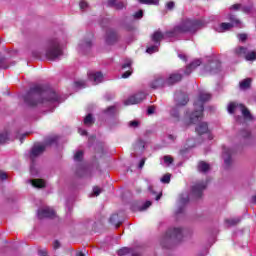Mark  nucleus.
Returning <instances> with one entry per match:
<instances>
[{
  "mask_svg": "<svg viewBox=\"0 0 256 256\" xmlns=\"http://www.w3.org/2000/svg\"><path fill=\"white\" fill-rule=\"evenodd\" d=\"M27 183H30V185H32V187H36V189H43L46 185L45 180L42 179H29L27 180Z\"/></svg>",
  "mask_w": 256,
  "mask_h": 256,
  "instance_id": "nucleus-26",
  "label": "nucleus"
},
{
  "mask_svg": "<svg viewBox=\"0 0 256 256\" xmlns=\"http://www.w3.org/2000/svg\"><path fill=\"white\" fill-rule=\"evenodd\" d=\"M145 161H146L145 158L141 159V161H140V163L138 165V169H143V167L145 166Z\"/></svg>",
  "mask_w": 256,
  "mask_h": 256,
  "instance_id": "nucleus-61",
  "label": "nucleus"
},
{
  "mask_svg": "<svg viewBox=\"0 0 256 256\" xmlns=\"http://www.w3.org/2000/svg\"><path fill=\"white\" fill-rule=\"evenodd\" d=\"M63 55V45L57 38H50L45 45V57L49 61H57Z\"/></svg>",
  "mask_w": 256,
  "mask_h": 256,
  "instance_id": "nucleus-5",
  "label": "nucleus"
},
{
  "mask_svg": "<svg viewBox=\"0 0 256 256\" xmlns=\"http://www.w3.org/2000/svg\"><path fill=\"white\" fill-rule=\"evenodd\" d=\"M151 205V201H146L142 206H138L137 208L133 207L132 211H146V209H149Z\"/></svg>",
  "mask_w": 256,
  "mask_h": 256,
  "instance_id": "nucleus-35",
  "label": "nucleus"
},
{
  "mask_svg": "<svg viewBox=\"0 0 256 256\" xmlns=\"http://www.w3.org/2000/svg\"><path fill=\"white\" fill-rule=\"evenodd\" d=\"M129 127H133V128L139 127V121H137V120L130 121L129 122Z\"/></svg>",
  "mask_w": 256,
  "mask_h": 256,
  "instance_id": "nucleus-56",
  "label": "nucleus"
},
{
  "mask_svg": "<svg viewBox=\"0 0 256 256\" xmlns=\"http://www.w3.org/2000/svg\"><path fill=\"white\" fill-rule=\"evenodd\" d=\"M241 7H242V5L241 4H234V5H232L231 7H230V9L232 10V11H241Z\"/></svg>",
  "mask_w": 256,
  "mask_h": 256,
  "instance_id": "nucleus-55",
  "label": "nucleus"
},
{
  "mask_svg": "<svg viewBox=\"0 0 256 256\" xmlns=\"http://www.w3.org/2000/svg\"><path fill=\"white\" fill-rule=\"evenodd\" d=\"M196 133H198V135H205L209 133V125L207 124V122H200L196 126Z\"/></svg>",
  "mask_w": 256,
  "mask_h": 256,
  "instance_id": "nucleus-23",
  "label": "nucleus"
},
{
  "mask_svg": "<svg viewBox=\"0 0 256 256\" xmlns=\"http://www.w3.org/2000/svg\"><path fill=\"white\" fill-rule=\"evenodd\" d=\"M166 9L168 11H173V9H175V2L173 1H169L166 3Z\"/></svg>",
  "mask_w": 256,
  "mask_h": 256,
  "instance_id": "nucleus-50",
  "label": "nucleus"
},
{
  "mask_svg": "<svg viewBox=\"0 0 256 256\" xmlns=\"http://www.w3.org/2000/svg\"><path fill=\"white\" fill-rule=\"evenodd\" d=\"M93 47V41L91 38L81 40L78 44V53L80 55H87V53L91 52V48Z\"/></svg>",
  "mask_w": 256,
  "mask_h": 256,
  "instance_id": "nucleus-14",
  "label": "nucleus"
},
{
  "mask_svg": "<svg viewBox=\"0 0 256 256\" xmlns=\"http://www.w3.org/2000/svg\"><path fill=\"white\" fill-rule=\"evenodd\" d=\"M239 41H247V34H238Z\"/></svg>",
  "mask_w": 256,
  "mask_h": 256,
  "instance_id": "nucleus-57",
  "label": "nucleus"
},
{
  "mask_svg": "<svg viewBox=\"0 0 256 256\" xmlns=\"http://www.w3.org/2000/svg\"><path fill=\"white\" fill-rule=\"evenodd\" d=\"M183 241V228H170L166 231L161 245L164 249H171V243Z\"/></svg>",
  "mask_w": 256,
  "mask_h": 256,
  "instance_id": "nucleus-7",
  "label": "nucleus"
},
{
  "mask_svg": "<svg viewBox=\"0 0 256 256\" xmlns=\"http://www.w3.org/2000/svg\"><path fill=\"white\" fill-rule=\"evenodd\" d=\"M211 100V94L200 92L198 98L194 101V112L188 118V125L199 123L203 119V111H205V103Z\"/></svg>",
  "mask_w": 256,
  "mask_h": 256,
  "instance_id": "nucleus-3",
  "label": "nucleus"
},
{
  "mask_svg": "<svg viewBox=\"0 0 256 256\" xmlns=\"http://www.w3.org/2000/svg\"><path fill=\"white\" fill-rule=\"evenodd\" d=\"M204 70L210 75H217V73H221V61L218 59L209 60Z\"/></svg>",
  "mask_w": 256,
  "mask_h": 256,
  "instance_id": "nucleus-11",
  "label": "nucleus"
},
{
  "mask_svg": "<svg viewBox=\"0 0 256 256\" xmlns=\"http://www.w3.org/2000/svg\"><path fill=\"white\" fill-rule=\"evenodd\" d=\"M245 59H246V61H255V59H256L255 51L247 52Z\"/></svg>",
  "mask_w": 256,
  "mask_h": 256,
  "instance_id": "nucleus-41",
  "label": "nucleus"
},
{
  "mask_svg": "<svg viewBox=\"0 0 256 256\" xmlns=\"http://www.w3.org/2000/svg\"><path fill=\"white\" fill-rule=\"evenodd\" d=\"M132 255V256H141V253L137 252V250L129 247H123L117 251L118 256H125V255Z\"/></svg>",
  "mask_w": 256,
  "mask_h": 256,
  "instance_id": "nucleus-22",
  "label": "nucleus"
},
{
  "mask_svg": "<svg viewBox=\"0 0 256 256\" xmlns=\"http://www.w3.org/2000/svg\"><path fill=\"white\" fill-rule=\"evenodd\" d=\"M153 113H155V107L150 106V107L147 109V114H148V115H153Z\"/></svg>",
  "mask_w": 256,
  "mask_h": 256,
  "instance_id": "nucleus-59",
  "label": "nucleus"
},
{
  "mask_svg": "<svg viewBox=\"0 0 256 256\" xmlns=\"http://www.w3.org/2000/svg\"><path fill=\"white\" fill-rule=\"evenodd\" d=\"M168 139H169V141L174 142V141L177 139V136H175V135H173V134H169V135H168Z\"/></svg>",
  "mask_w": 256,
  "mask_h": 256,
  "instance_id": "nucleus-63",
  "label": "nucleus"
},
{
  "mask_svg": "<svg viewBox=\"0 0 256 256\" xmlns=\"http://www.w3.org/2000/svg\"><path fill=\"white\" fill-rule=\"evenodd\" d=\"M210 21H217V16L212 15L209 20L185 19L171 30L164 32L165 41H179L181 40V35H184V33H195L199 29H203Z\"/></svg>",
  "mask_w": 256,
  "mask_h": 256,
  "instance_id": "nucleus-2",
  "label": "nucleus"
},
{
  "mask_svg": "<svg viewBox=\"0 0 256 256\" xmlns=\"http://www.w3.org/2000/svg\"><path fill=\"white\" fill-rule=\"evenodd\" d=\"M9 141V132L4 131L0 133V145H3V143H7Z\"/></svg>",
  "mask_w": 256,
  "mask_h": 256,
  "instance_id": "nucleus-37",
  "label": "nucleus"
},
{
  "mask_svg": "<svg viewBox=\"0 0 256 256\" xmlns=\"http://www.w3.org/2000/svg\"><path fill=\"white\" fill-rule=\"evenodd\" d=\"M189 204V194H181L178 200V208L176 210V215L179 216L185 213V208Z\"/></svg>",
  "mask_w": 256,
  "mask_h": 256,
  "instance_id": "nucleus-15",
  "label": "nucleus"
},
{
  "mask_svg": "<svg viewBox=\"0 0 256 256\" xmlns=\"http://www.w3.org/2000/svg\"><path fill=\"white\" fill-rule=\"evenodd\" d=\"M148 191H149V193H151V195H157V193L155 191H153V186H149Z\"/></svg>",
  "mask_w": 256,
  "mask_h": 256,
  "instance_id": "nucleus-64",
  "label": "nucleus"
},
{
  "mask_svg": "<svg viewBox=\"0 0 256 256\" xmlns=\"http://www.w3.org/2000/svg\"><path fill=\"white\" fill-rule=\"evenodd\" d=\"M88 79L93 83V85H99L103 83V74L101 72H88Z\"/></svg>",
  "mask_w": 256,
  "mask_h": 256,
  "instance_id": "nucleus-20",
  "label": "nucleus"
},
{
  "mask_svg": "<svg viewBox=\"0 0 256 256\" xmlns=\"http://www.w3.org/2000/svg\"><path fill=\"white\" fill-rule=\"evenodd\" d=\"M248 52H249V50L243 46H239L238 48L235 49V53L239 57H246Z\"/></svg>",
  "mask_w": 256,
  "mask_h": 256,
  "instance_id": "nucleus-33",
  "label": "nucleus"
},
{
  "mask_svg": "<svg viewBox=\"0 0 256 256\" xmlns=\"http://www.w3.org/2000/svg\"><path fill=\"white\" fill-rule=\"evenodd\" d=\"M74 85L76 89H84V87H86L85 81H76L74 82Z\"/></svg>",
  "mask_w": 256,
  "mask_h": 256,
  "instance_id": "nucleus-48",
  "label": "nucleus"
},
{
  "mask_svg": "<svg viewBox=\"0 0 256 256\" xmlns=\"http://www.w3.org/2000/svg\"><path fill=\"white\" fill-rule=\"evenodd\" d=\"M0 69H9V65H7V60H5V58H0Z\"/></svg>",
  "mask_w": 256,
  "mask_h": 256,
  "instance_id": "nucleus-47",
  "label": "nucleus"
},
{
  "mask_svg": "<svg viewBox=\"0 0 256 256\" xmlns=\"http://www.w3.org/2000/svg\"><path fill=\"white\" fill-rule=\"evenodd\" d=\"M135 149H139V151H145V141L139 139L135 144Z\"/></svg>",
  "mask_w": 256,
  "mask_h": 256,
  "instance_id": "nucleus-38",
  "label": "nucleus"
},
{
  "mask_svg": "<svg viewBox=\"0 0 256 256\" xmlns=\"http://www.w3.org/2000/svg\"><path fill=\"white\" fill-rule=\"evenodd\" d=\"M93 193L96 197H99V195H101V193H103V189L96 186V187L93 188Z\"/></svg>",
  "mask_w": 256,
  "mask_h": 256,
  "instance_id": "nucleus-52",
  "label": "nucleus"
},
{
  "mask_svg": "<svg viewBox=\"0 0 256 256\" xmlns=\"http://www.w3.org/2000/svg\"><path fill=\"white\" fill-rule=\"evenodd\" d=\"M57 92L47 85H36L23 96L24 103L28 107H55V103H60Z\"/></svg>",
  "mask_w": 256,
  "mask_h": 256,
  "instance_id": "nucleus-1",
  "label": "nucleus"
},
{
  "mask_svg": "<svg viewBox=\"0 0 256 256\" xmlns=\"http://www.w3.org/2000/svg\"><path fill=\"white\" fill-rule=\"evenodd\" d=\"M164 163H166V165H171L173 163V157L170 155L164 156Z\"/></svg>",
  "mask_w": 256,
  "mask_h": 256,
  "instance_id": "nucleus-51",
  "label": "nucleus"
},
{
  "mask_svg": "<svg viewBox=\"0 0 256 256\" xmlns=\"http://www.w3.org/2000/svg\"><path fill=\"white\" fill-rule=\"evenodd\" d=\"M78 133H79L80 135H82V137H85V135H87V130L82 129V128H79V129H78Z\"/></svg>",
  "mask_w": 256,
  "mask_h": 256,
  "instance_id": "nucleus-60",
  "label": "nucleus"
},
{
  "mask_svg": "<svg viewBox=\"0 0 256 256\" xmlns=\"http://www.w3.org/2000/svg\"><path fill=\"white\" fill-rule=\"evenodd\" d=\"M115 98V94H113V93H106L105 95H104V99L106 100V101H111L112 99H114Z\"/></svg>",
  "mask_w": 256,
  "mask_h": 256,
  "instance_id": "nucleus-53",
  "label": "nucleus"
},
{
  "mask_svg": "<svg viewBox=\"0 0 256 256\" xmlns=\"http://www.w3.org/2000/svg\"><path fill=\"white\" fill-rule=\"evenodd\" d=\"M55 216V210L48 206L43 209H38L37 211L38 219H54Z\"/></svg>",
  "mask_w": 256,
  "mask_h": 256,
  "instance_id": "nucleus-16",
  "label": "nucleus"
},
{
  "mask_svg": "<svg viewBox=\"0 0 256 256\" xmlns=\"http://www.w3.org/2000/svg\"><path fill=\"white\" fill-rule=\"evenodd\" d=\"M229 23H221L218 28H216V31L218 33H225V31H229V29H232V27H243V24L241 23V20L237 19V17L233 14H229Z\"/></svg>",
  "mask_w": 256,
  "mask_h": 256,
  "instance_id": "nucleus-10",
  "label": "nucleus"
},
{
  "mask_svg": "<svg viewBox=\"0 0 256 256\" xmlns=\"http://www.w3.org/2000/svg\"><path fill=\"white\" fill-rule=\"evenodd\" d=\"M195 145H196L195 139L191 138V139L187 140L186 148L180 150V155H185V152L189 151V149H193V147H195Z\"/></svg>",
  "mask_w": 256,
  "mask_h": 256,
  "instance_id": "nucleus-29",
  "label": "nucleus"
},
{
  "mask_svg": "<svg viewBox=\"0 0 256 256\" xmlns=\"http://www.w3.org/2000/svg\"><path fill=\"white\" fill-rule=\"evenodd\" d=\"M74 161H83V151L79 150L74 155Z\"/></svg>",
  "mask_w": 256,
  "mask_h": 256,
  "instance_id": "nucleus-43",
  "label": "nucleus"
},
{
  "mask_svg": "<svg viewBox=\"0 0 256 256\" xmlns=\"http://www.w3.org/2000/svg\"><path fill=\"white\" fill-rule=\"evenodd\" d=\"M109 223H111V225H114L116 229H119V227H121V225L123 224V221L119 220V214H113L109 219Z\"/></svg>",
  "mask_w": 256,
  "mask_h": 256,
  "instance_id": "nucleus-27",
  "label": "nucleus"
},
{
  "mask_svg": "<svg viewBox=\"0 0 256 256\" xmlns=\"http://www.w3.org/2000/svg\"><path fill=\"white\" fill-rule=\"evenodd\" d=\"M160 46L161 45L154 43V45H151L146 49V53L153 55V53H157V51H159Z\"/></svg>",
  "mask_w": 256,
  "mask_h": 256,
  "instance_id": "nucleus-36",
  "label": "nucleus"
},
{
  "mask_svg": "<svg viewBox=\"0 0 256 256\" xmlns=\"http://www.w3.org/2000/svg\"><path fill=\"white\" fill-rule=\"evenodd\" d=\"M162 39L165 40V33L161 31L154 32L151 37V40L153 41V43H156V45H161Z\"/></svg>",
  "mask_w": 256,
  "mask_h": 256,
  "instance_id": "nucleus-25",
  "label": "nucleus"
},
{
  "mask_svg": "<svg viewBox=\"0 0 256 256\" xmlns=\"http://www.w3.org/2000/svg\"><path fill=\"white\" fill-rule=\"evenodd\" d=\"M225 223L228 227H235L238 223H241V217L226 219Z\"/></svg>",
  "mask_w": 256,
  "mask_h": 256,
  "instance_id": "nucleus-31",
  "label": "nucleus"
},
{
  "mask_svg": "<svg viewBox=\"0 0 256 256\" xmlns=\"http://www.w3.org/2000/svg\"><path fill=\"white\" fill-rule=\"evenodd\" d=\"M101 27L105 28L111 25V20L109 18H103L100 22Z\"/></svg>",
  "mask_w": 256,
  "mask_h": 256,
  "instance_id": "nucleus-46",
  "label": "nucleus"
},
{
  "mask_svg": "<svg viewBox=\"0 0 256 256\" xmlns=\"http://www.w3.org/2000/svg\"><path fill=\"white\" fill-rule=\"evenodd\" d=\"M59 141V137L57 136H51L45 139V144H42L46 147H49L50 145H55Z\"/></svg>",
  "mask_w": 256,
  "mask_h": 256,
  "instance_id": "nucleus-30",
  "label": "nucleus"
},
{
  "mask_svg": "<svg viewBox=\"0 0 256 256\" xmlns=\"http://www.w3.org/2000/svg\"><path fill=\"white\" fill-rule=\"evenodd\" d=\"M131 65H133V61L131 59H126L125 62L122 64V69H128L126 72L122 74V79H128V77H131V74L133 71L131 70Z\"/></svg>",
  "mask_w": 256,
  "mask_h": 256,
  "instance_id": "nucleus-21",
  "label": "nucleus"
},
{
  "mask_svg": "<svg viewBox=\"0 0 256 256\" xmlns=\"http://www.w3.org/2000/svg\"><path fill=\"white\" fill-rule=\"evenodd\" d=\"M209 169H211V166L209 165V163H207L205 161H200L198 163L199 173H207V171H209Z\"/></svg>",
  "mask_w": 256,
  "mask_h": 256,
  "instance_id": "nucleus-28",
  "label": "nucleus"
},
{
  "mask_svg": "<svg viewBox=\"0 0 256 256\" xmlns=\"http://www.w3.org/2000/svg\"><path fill=\"white\" fill-rule=\"evenodd\" d=\"M199 65H201V60L196 59L186 66L185 70H180L179 72H174L168 76H165L166 87H171L172 85L179 83V81L183 79V75L188 76L190 73H193V71H195Z\"/></svg>",
  "mask_w": 256,
  "mask_h": 256,
  "instance_id": "nucleus-4",
  "label": "nucleus"
},
{
  "mask_svg": "<svg viewBox=\"0 0 256 256\" xmlns=\"http://www.w3.org/2000/svg\"><path fill=\"white\" fill-rule=\"evenodd\" d=\"M151 89H163V87H167V82L165 80V75H157L150 82Z\"/></svg>",
  "mask_w": 256,
  "mask_h": 256,
  "instance_id": "nucleus-17",
  "label": "nucleus"
},
{
  "mask_svg": "<svg viewBox=\"0 0 256 256\" xmlns=\"http://www.w3.org/2000/svg\"><path fill=\"white\" fill-rule=\"evenodd\" d=\"M234 153L235 151L232 148H227L223 146L222 157L224 159L225 167H231V163H233L232 157Z\"/></svg>",
  "mask_w": 256,
  "mask_h": 256,
  "instance_id": "nucleus-18",
  "label": "nucleus"
},
{
  "mask_svg": "<svg viewBox=\"0 0 256 256\" xmlns=\"http://www.w3.org/2000/svg\"><path fill=\"white\" fill-rule=\"evenodd\" d=\"M0 179H1V181H5L7 179V173L0 172Z\"/></svg>",
  "mask_w": 256,
  "mask_h": 256,
  "instance_id": "nucleus-62",
  "label": "nucleus"
},
{
  "mask_svg": "<svg viewBox=\"0 0 256 256\" xmlns=\"http://www.w3.org/2000/svg\"><path fill=\"white\" fill-rule=\"evenodd\" d=\"M240 137H243V139H249V137H251V132L247 129L241 130Z\"/></svg>",
  "mask_w": 256,
  "mask_h": 256,
  "instance_id": "nucleus-42",
  "label": "nucleus"
},
{
  "mask_svg": "<svg viewBox=\"0 0 256 256\" xmlns=\"http://www.w3.org/2000/svg\"><path fill=\"white\" fill-rule=\"evenodd\" d=\"M174 101L176 105L171 108L170 116L174 121H179L181 119V115L179 114V108L185 107L189 103V95L187 93L178 91L174 94Z\"/></svg>",
  "mask_w": 256,
  "mask_h": 256,
  "instance_id": "nucleus-8",
  "label": "nucleus"
},
{
  "mask_svg": "<svg viewBox=\"0 0 256 256\" xmlns=\"http://www.w3.org/2000/svg\"><path fill=\"white\" fill-rule=\"evenodd\" d=\"M207 189V182H200L192 186L191 195L194 199H201L203 197V191Z\"/></svg>",
  "mask_w": 256,
  "mask_h": 256,
  "instance_id": "nucleus-12",
  "label": "nucleus"
},
{
  "mask_svg": "<svg viewBox=\"0 0 256 256\" xmlns=\"http://www.w3.org/2000/svg\"><path fill=\"white\" fill-rule=\"evenodd\" d=\"M147 97V94L143 91L138 92L126 99L124 101V105H137L138 103H141L144 101V99Z\"/></svg>",
  "mask_w": 256,
  "mask_h": 256,
  "instance_id": "nucleus-13",
  "label": "nucleus"
},
{
  "mask_svg": "<svg viewBox=\"0 0 256 256\" xmlns=\"http://www.w3.org/2000/svg\"><path fill=\"white\" fill-rule=\"evenodd\" d=\"M142 5H159V0H138Z\"/></svg>",
  "mask_w": 256,
  "mask_h": 256,
  "instance_id": "nucleus-39",
  "label": "nucleus"
},
{
  "mask_svg": "<svg viewBox=\"0 0 256 256\" xmlns=\"http://www.w3.org/2000/svg\"><path fill=\"white\" fill-rule=\"evenodd\" d=\"M61 247V243L58 240L53 242V249H59Z\"/></svg>",
  "mask_w": 256,
  "mask_h": 256,
  "instance_id": "nucleus-58",
  "label": "nucleus"
},
{
  "mask_svg": "<svg viewBox=\"0 0 256 256\" xmlns=\"http://www.w3.org/2000/svg\"><path fill=\"white\" fill-rule=\"evenodd\" d=\"M79 6L81 11H87V9L89 8V4L83 0L80 2Z\"/></svg>",
  "mask_w": 256,
  "mask_h": 256,
  "instance_id": "nucleus-49",
  "label": "nucleus"
},
{
  "mask_svg": "<svg viewBox=\"0 0 256 256\" xmlns=\"http://www.w3.org/2000/svg\"><path fill=\"white\" fill-rule=\"evenodd\" d=\"M241 11H243V13L249 14L251 11H253V5L241 6Z\"/></svg>",
  "mask_w": 256,
  "mask_h": 256,
  "instance_id": "nucleus-45",
  "label": "nucleus"
},
{
  "mask_svg": "<svg viewBox=\"0 0 256 256\" xmlns=\"http://www.w3.org/2000/svg\"><path fill=\"white\" fill-rule=\"evenodd\" d=\"M227 111L230 113V115H233V113H239V111L242 113L243 116L235 117L236 123H238V125H241L243 121H251L253 119L251 112H249V110L243 104L231 102L228 104Z\"/></svg>",
  "mask_w": 256,
  "mask_h": 256,
  "instance_id": "nucleus-6",
  "label": "nucleus"
},
{
  "mask_svg": "<svg viewBox=\"0 0 256 256\" xmlns=\"http://www.w3.org/2000/svg\"><path fill=\"white\" fill-rule=\"evenodd\" d=\"M119 39V36L117 35V31L108 28L106 30V36H105V43L106 45H115V42Z\"/></svg>",
  "mask_w": 256,
  "mask_h": 256,
  "instance_id": "nucleus-19",
  "label": "nucleus"
},
{
  "mask_svg": "<svg viewBox=\"0 0 256 256\" xmlns=\"http://www.w3.org/2000/svg\"><path fill=\"white\" fill-rule=\"evenodd\" d=\"M134 19H143V10H139L134 14Z\"/></svg>",
  "mask_w": 256,
  "mask_h": 256,
  "instance_id": "nucleus-54",
  "label": "nucleus"
},
{
  "mask_svg": "<svg viewBox=\"0 0 256 256\" xmlns=\"http://www.w3.org/2000/svg\"><path fill=\"white\" fill-rule=\"evenodd\" d=\"M161 183H164V184L171 183V174H165V175L161 178Z\"/></svg>",
  "mask_w": 256,
  "mask_h": 256,
  "instance_id": "nucleus-44",
  "label": "nucleus"
},
{
  "mask_svg": "<svg viewBox=\"0 0 256 256\" xmlns=\"http://www.w3.org/2000/svg\"><path fill=\"white\" fill-rule=\"evenodd\" d=\"M45 152V145L43 144H34L32 147L30 153H29V159L31 161L30 164V174L33 177H37L39 175V171H37V168H35V161L37 160V157L39 155H42V153Z\"/></svg>",
  "mask_w": 256,
  "mask_h": 256,
  "instance_id": "nucleus-9",
  "label": "nucleus"
},
{
  "mask_svg": "<svg viewBox=\"0 0 256 256\" xmlns=\"http://www.w3.org/2000/svg\"><path fill=\"white\" fill-rule=\"evenodd\" d=\"M93 123H95V120L93 119V115L92 114H88L84 118V125H93Z\"/></svg>",
  "mask_w": 256,
  "mask_h": 256,
  "instance_id": "nucleus-40",
  "label": "nucleus"
},
{
  "mask_svg": "<svg viewBox=\"0 0 256 256\" xmlns=\"http://www.w3.org/2000/svg\"><path fill=\"white\" fill-rule=\"evenodd\" d=\"M106 6L121 10L125 7V3L121 2L120 0H108L106 2Z\"/></svg>",
  "mask_w": 256,
  "mask_h": 256,
  "instance_id": "nucleus-24",
  "label": "nucleus"
},
{
  "mask_svg": "<svg viewBox=\"0 0 256 256\" xmlns=\"http://www.w3.org/2000/svg\"><path fill=\"white\" fill-rule=\"evenodd\" d=\"M117 113V105L109 106L106 110H104V114L108 115V117H113Z\"/></svg>",
  "mask_w": 256,
  "mask_h": 256,
  "instance_id": "nucleus-34",
  "label": "nucleus"
},
{
  "mask_svg": "<svg viewBox=\"0 0 256 256\" xmlns=\"http://www.w3.org/2000/svg\"><path fill=\"white\" fill-rule=\"evenodd\" d=\"M239 87L242 91L251 87V78H246L239 83Z\"/></svg>",
  "mask_w": 256,
  "mask_h": 256,
  "instance_id": "nucleus-32",
  "label": "nucleus"
}]
</instances>
